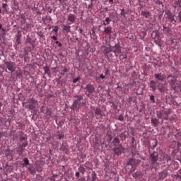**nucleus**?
<instances>
[{"label":"nucleus","mask_w":181,"mask_h":181,"mask_svg":"<svg viewBox=\"0 0 181 181\" xmlns=\"http://www.w3.org/2000/svg\"><path fill=\"white\" fill-rule=\"evenodd\" d=\"M87 105V100L83 95H75L74 96V103L70 107L72 111H78L81 107Z\"/></svg>","instance_id":"nucleus-1"},{"label":"nucleus","mask_w":181,"mask_h":181,"mask_svg":"<svg viewBox=\"0 0 181 181\" xmlns=\"http://www.w3.org/2000/svg\"><path fill=\"white\" fill-rule=\"evenodd\" d=\"M166 78L171 90L177 93V88L180 87V81L177 80V76L175 74H168Z\"/></svg>","instance_id":"nucleus-2"},{"label":"nucleus","mask_w":181,"mask_h":181,"mask_svg":"<svg viewBox=\"0 0 181 181\" xmlns=\"http://www.w3.org/2000/svg\"><path fill=\"white\" fill-rule=\"evenodd\" d=\"M139 165H141V160L136 159L135 158H129L127 160L125 169L126 170H128V169H129L128 166H131V168L129 170V173H134Z\"/></svg>","instance_id":"nucleus-3"},{"label":"nucleus","mask_w":181,"mask_h":181,"mask_svg":"<svg viewBox=\"0 0 181 181\" xmlns=\"http://www.w3.org/2000/svg\"><path fill=\"white\" fill-rule=\"evenodd\" d=\"M149 154L151 160L150 168L151 169H153V168L158 166V160H159V153L156 151L151 153V151H149Z\"/></svg>","instance_id":"nucleus-4"},{"label":"nucleus","mask_w":181,"mask_h":181,"mask_svg":"<svg viewBox=\"0 0 181 181\" xmlns=\"http://www.w3.org/2000/svg\"><path fill=\"white\" fill-rule=\"evenodd\" d=\"M151 37L153 39V40H154V43H156V45H160V42L162 41V37L160 35V32H159V30H153L151 34Z\"/></svg>","instance_id":"nucleus-5"},{"label":"nucleus","mask_w":181,"mask_h":181,"mask_svg":"<svg viewBox=\"0 0 181 181\" xmlns=\"http://www.w3.org/2000/svg\"><path fill=\"white\" fill-rule=\"evenodd\" d=\"M112 52L115 53V56L117 57L118 54L122 53V47L119 41H115V45H112Z\"/></svg>","instance_id":"nucleus-6"},{"label":"nucleus","mask_w":181,"mask_h":181,"mask_svg":"<svg viewBox=\"0 0 181 181\" xmlns=\"http://www.w3.org/2000/svg\"><path fill=\"white\" fill-rule=\"evenodd\" d=\"M35 42H36V40H33L30 37V35H27L25 39L24 45H25V46H31V47H28V49L30 52H32L33 50H35Z\"/></svg>","instance_id":"nucleus-7"},{"label":"nucleus","mask_w":181,"mask_h":181,"mask_svg":"<svg viewBox=\"0 0 181 181\" xmlns=\"http://www.w3.org/2000/svg\"><path fill=\"white\" fill-rule=\"evenodd\" d=\"M28 146V141L19 144L18 147L14 148V153L18 155V156H23V152H25V148Z\"/></svg>","instance_id":"nucleus-8"},{"label":"nucleus","mask_w":181,"mask_h":181,"mask_svg":"<svg viewBox=\"0 0 181 181\" xmlns=\"http://www.w3.org/2000/svg\"><path fill=\"white\" fill-rule=\"evenodd\" d=\"M15 45L14 47L16 50H19L21 49V45H22V34L21 30H18L15 37Z\"/></svg>","instance_id":"nucleus-9"},{"label":"nucleus","mask_w":181,"mask_h":181,"mask_svg":"<svg viewBox=\"0 0 181 181\" xmlns=\"http://www.w3.org/2000/svg\"><path fill=\"white\" fill-rule=\"evenodd\" d=\"M168 176H169V169H165L162 171L158 172V181L166 180V179H168Z\"/></svg>","instance_id":"nucleus-10"},{"label":"nucleus","mask_w":181,"mask_h":181,"mask_svg":"<svg viewBox=\"0 0 181 181\" xmlns=\"http://www.w3.org/2000/svg\"><path fill=\"white\" fill-rule=\"evenodd\" d=\"M37 104V100L35 98L29 99L28 104L25 105V108H29L31 111H35L36 110V105Z\"/></svg>","instance_id":"nucleus-11"},{"label":"nucleus","mask_w":181,"mask_h":181,"mask_svg":"<svg viewBox=\"0 0 181 181\" xmlns=\"http://www.w3.org/2000/svg\"><path fill=\"white\" fill-rule=\"evenodd\" d=\"M167 86H168V83H162V82L158 81L157 84V90H158V91L161 93L163 95H165V93L168 91Z\"/></svg>","instance_id":"nucleus-12"},{"label":"nucleus","mask_w":181,"mask_h":181,"mask_svg":"<svg viewBox=\"0 0 181 181\" xmlns=\"http://www.w3.org/2000/svg\"><path fill=\"white\" fill-rule=\"evenodd\" d=\"M4 64L8 71H11V74H13L15 71L16 69V67L15 66V62L6 61L4 62Z\"/></svg>","instance_id":"nucleus-13"},{"label":"nucleus","mask_w":181,"mask_h":181,"mask_svg":"<svg viewBox=\"0 0 181 181\" xmlns=\"http://www.w3.org/2000/svg\"><path fill=\"white\" fill-rule=\"evenodd\" d=\"M125 148L122 147V144H119L117 146H115V148H112V151L115 154L117 155V156H121L122 155V151H124Z\"/></svg>","instance_id":"nucleus-14"},{"label":"nucleus","mask_w":181,"mask_h":181,"mask_svg":"<svg viewBox=\"0 0 181 181\" xmlns=\"http://www.w3.org/2000/svg\"><path fill=\"white\" fill-rule=\"evenodd\" d=\"M95 112V117L97 118V119H103V117H104V112L100 107H96L93 109Z\"/></svg>","instance_id":"nucleus-15"},{"label":"nucleus","mask_w":181,"mask_h":181,"mask_svg":"<svg viewBox=\"0 0 181 181\" xmlns=\"http://www.w3.org/2000/svg\"><path fill=\"white\" fill-rule=\"evenodd\" d=\"M109 17L110 18L113 23H117V22H119V17H118V13L117 12L110 13Z\"/></svg>","instance_id":"nucleus-16"},{"label":"nucleus","mask_w":181,"mask_h":181,"mask_svg":"<svg viewBox=\"0 0 181 181\" xmlns=\"http://www.w3.org/2000/svg\"><path fill=\"white\" fill-rule=\"evenodd\" d=\"M160 160L161 162H167V163H169V162H172V158L169 156V155L166 154V153H162L160 156Z\"/></svg>","instance_id":"nucleus-17"},{"label":"nucleus","mask_w":181,"mask_h":181,"mask_svg":"<svg viewBox=\"0 0 181 181\" xmlns=\"http://www.w3.org/2000/svg\"><path fill=\"white\" fill-rule=\"evenodd\" d=\"M77 21V16L73 13H69L68 16L67 21L69 22V25H73V23H76Z\"/></svg>","instance_id":"nucleus-18"},{"label":"nucleus","mask_w":181,"mask_h":181,"mask_svg":"<svg viewBox=\"0 0 181 181\" xmlns=\"http://www.w3.org/2000/svg\"><path fill=\"white\" fill-rule=\"evenodd\" d=\"M156 116L158 119H162V121H163V119H165V121H168L169 119L168 116H165L163 110L158 111L156 113Z\"/></svg>","instance_id":"nucleus-19"},{"label":"nucleus","mask_w":181,"mask_h":181,"mask_svg":"<svg viewBox=\"0 0 181 181\" xmlns=\"http://www.w3.org/2000/svg\"><path fill=\"white\" fill-rule=\"evenodd\" d=\"M165 15H167V18L171 23H173L174 25L176 23V20H175V15H173V13L170 11H166Z\"/></svg>","instance_id":"nucleus-20"},{"label":"nucleus","mask_w":181,"mask_h":181,"mask_svg":"<svg viewBox=\"0 0 181 181\" xmlns=\"http://www.w3.org/2000/svg\"><path fill=\"white\" fill-rule=\"evenodd\" d=\"M163 32L164 35H166V36H172V35L173 34V31L172 30L170 27H166V25H163Z\"/></svg>","instance_id":"nucleus-21"},{"label":"nucleus","mask_w":181,"mask_h":181,"mask_svg":"<svg viewBox=\"0 0 181 181\" xmlns=\"http://www.w3.org/2000/svg\"><path fill=\"white\" fill-rule=\"evenodd\" d=\"M154 77H155L156 81H165V80L166 78V76H165V74H163L162 73L155 74Z\"/></svg>","instance_id":"nucleus-22"},{"label":"nucleus","mask_w":181,"mask_h":181,"mask_svg":"<svg viewBox=\"0 0 181 181\" xmlns=\"http://www.w3.org/2000/svg\"><path fill=\"white\" fill-rule=\"evenodd\" d=\"M84 90H86V93H95V88H94V86L88 83L86 85V86L85 87Z\"/></svg>","instance_id":"nucleus-23"},{"label":"nucleus","mask_w":181,"mask_h":181,"mask_svg":"<svg viewBox=\"0 0 181 181\" xmlns=\"http://www.w3.org/2000/svg\"><path fill=\"white\" fill-rule=\"evenodd\" d=\"M112 52V45H109V47H105V49L103 51V53L106 57H108L109 53Z\"/></svg>","instance_id":"nucleus-24"},{"label":"nucleus","mask_w":181,"mask_h":181,"mask_svg":"<svg viewBox=\"0 0 181 181\" xmlns=\"http://www.w3.org/2000/svg\"><path fill=\"white\" fill-rule=\"evenodd\" d=\"M103 33H106V35H109L111 36V35H114V32L112 31V27L111 26H107L104 28Z\"/></svg>","instance_id":"nucleus-25"},{"label":"nucleus","mask_w":181,"mask_h":181,"mask_svg":"<svg viewBox=\"0 0 181 181\" xmlns=\"http://www.w3.org/2000/svg\"><path fill=\"white\" fill-rule=\"evenodd\" d=\"M158 81H150V88H151V91L155 93L156 91V84L158 85Z\"/></svg>","instance_id":"nucleus-26"},{"label":"nucleus","mask_w":181,"mask_h":181,"mask_svg":"<svg viewBox=\"0 0 181 181\" xmlns=\"http://www.w3.org/2000/svg\"><path fill=\"white\" fill-rule=\"evenodd\" d=\"M13 1V9L16 11V12H21V8L19 7V2L17 0H12Z\"/></svg>","instance_id":"nucleus-27"},{"label":"nucleus","mask_w":181,"mask_h":181,"mask_svg":"<svg viewBox=\"0 0 181 181\" xmlns=\"http://www.w3.org/2000/svg\"><path fill=\"white\" fill-rule=\"evenodd\" d=\"M145 175V173H142V171H136L132 174V176L134 179H138L139 177H142Z\"/></svg>","instance_id":"nucleus-28"},{"label":"nucleus","mask_w":181,"mask_h":181,"mask_svg":"<svg viewBox=\"0 0 181 181\" xmlns=\"http://www.w3.org/2000/svg\"><path fill=\"white\" fill-rule=\"evenodd\" d=\"M173 6L175 9H181V0H175L173 4Z\"/></svg>","instance_id":"nucleus-29"},{"label":"nucleus","mask_w":181,"mask_h":181,"mask_svg":"<svg viewBox=\"0 0 181 181\" xmlns=\"http://www.w3.org/2000/svg\"><path fill=\"white\" fill-rule=\"evenodd\" d=\"M28 172L30 173V175H33L35 176L36 175V168H35V166L30 165L28 168H27Z\"/></svg>","instance_id":"nucleus-30"},{"label":"nucleus","mask_w":181,"mask_h":181,"mask_svg":"<svg viewBox=\"0 0 181 181\" xmlns=\"http://www.w3.org/2000/svg\"><path fill=\"white\" fill-rule=\"evenodd\" d=\"M23 161L24 162L23 163V168H29L31 165H30V163H29V159L26 157L23 158Z\"/></svg>","instance_id":"nucleus-31"},{"label":"nucleus","mask_w":181,"mask_h":181,"mask_svg":"<svg viewBox=\"0 0 181 181\" xmlns=\"http://www.w3.org/2000/svg\"><path fill=\"white\" fill-rule=\"evenodd\" d=\"M16 74V78H19L20 80L23 78V71H22V69L17 70Z\"/></svg>","instance_id":"nucleus-32"},{"label":"nucleus","mask_w":181,"mask_h":181,"mask_svg":"<svg viewBox=\"0 0 181 181\" xmlns=\"http://www.w3.org/2000/svg\"><path fill=\"white\" fill-rule=\"evenodd\" d=\"M62 29L64 32L69 33L71 30V26L67 25H62Z\"/></svg>","instance_id":"nucleus-33"},{"label":"nucleus","mask_w":181,"mask_h":181,"mask_svg":"<svg viewBox=\"0 0 181 181\" xmlns=\"http://www.w3.org/2000/svg\"><path fill=\"white\" fill-rule=\"evenodd\" d=\"M112 144H114V146H119V144H121V141H119V138H118V136L115 137L113 139Z\"/></svg>","instance_id":"nucleus-34"},{"label":"nucleus","mask_w":181,"mask_h":181,"mask_svg":"<svg viewBox=\"0 0 181 181\" xmlns=\"http://www.w3.org/2000/svg\"><path fill=\"white\" fill-rule=\"evenodd\" d=\"M5 153H6V156L7 158H9L10 156H12V153H13V151L8 148L5 150Z\"/></svg>","instance_id":"nucleus-35"},{"label":"nucleus","mask_w":181,"mask_h":181,"mask_svg":"<svg viewBox=\"0 0 181 181\" xmlns=\"http://www.w3.org/2000/svg\"><path fill=\"white\" fill-rule=\"evenodd\" d=\"M151 124H153V127H158V125H159V119H158L157 118H151Z\"/></svg>","instance_id":"nucleus-36"},{"label":"nucleus","mask_w":181,"mask_h":181,"mask_svg":"<svg viewBox=\"0 0 181 181\" xmlns=\"http://www.w3.org/2000/svg\"><path fill=\"white\" fill-rule=\"evenodd\" d=\"M43 69L45 74H47V76H52V73L50 72V68L47 65L44 66Z\"/></svg>","instance_id":"nucleus-37"},{"label":"nucleus","mask_w":181,"mask_h":181,"mask_svg":"<svg viewBox=\"0 0 181 181\" xmlns=\"http://www.w3.org/2000/svg\"><path fill=\"white\" fill-rule=\"evenodd\" d=\"M44 11H45L46 12H49V13H52V12H53V8H52V6H50V5L47 4L44 8Z\"/></svg>","instance_id":"nucleus-38"},{"label":"nucleus","mask_w":181,"mask_h":181,"mask_svg":"<svg viewBox=\"0 0 181 181\" xmlns=\"http://www.w3.org/2000/svg\"><path fill=\"white\" fill-rule=\"evenodd\" d=\"M69 71H70V70L67 67L64 66L59 74H61V76H66V73H69Z\"/></svg>","instance_id":"nucleus-39"},{"label":"nucleus","mask_w":181,"mask_h":181,"mask_svg":"<svg viewBox=\"0 0 181 181\" xmlns=\"http://www.w3.org/2000/svg\"><path fill=\"white\" fill-rule=\"evenodd\" d=\"M90 181H95L97 180V173H95V171H92V173L90 174Z\"/></svg>","instance_id":"nucleus-40"},{"label":"nucleus","mask_w":181,"mask_h":181,"mask_svg":"<svg viewBox=\"0 0 181 181\" xmlns=\"http://www.w3.org/2000/svg\"><path fill=\"white\" fill-rule=\"evenodd\" d=\"M141 16H144V18H149V16H151V12L148 11H141Z\"/></svg>","instance_id":"nucleus-41"},{"label":"nucleus","mask_w":181,"mask_h":181,"mask_svg":"<svg viewBox=\"0 0 181 181\" xmlns=\"http://www.w3.org/2000/svg\"><path fill=\"white\" fill-rule=\"evenodd\" d=\"M62 76H59V78H56V83L58 86H61V87H63V81H62Z\"/></svg>","instance_id":"nucleus-42"},{"label":"nucleus","mask_w":181,"mask_h":181,"mask_svg":"<svg viewBox=\"0 0 181 181\" xmlns=\"http://www.w3.org/2000/svg\"><path fill=\"white\" fill-rule=\"evenodd\" d=\"M20 141L21 142H23V141H26L27 138H26V135H25V133H23V132H21L20 134Z\"/></svg>","instance_id":"nucleus-43"},{"label":"nucleus","mask_w":181,"mask_h":181,"mask_svg":"<svg viewBox=\"0 0 181 181\" xmlns=\"http://www.w3.org/2000/svg\"><path fill=\"white\" fill-rule=\"evenodd\" d=\"M60 149L64 152V153H67L69 152V146L62 144Z\"/></svg>","instance_id":"nucleus-44"},{"label":"nucleus","mask_w":181,"mask_h":181,"mask_svg":"<svg viewBox=\"0 0 181 181\" xmlns=\"http://www.w3.org/2000/svg\"><path fill=\"white\" fill-rule=\"evenodd\" d=\"M79 173L84 175L86 173V168L83 165H80L78 168Z\"/></svg>","instance_id":"nucleus-45"},{"label":"nucleus","mask_w":181,"mask_h":181,"mask_svg":"<svg viewBox=\"0 0 181 181\" xmlns=\"http://www.w3.org/2000/svg\"><path fill=\"white\" fill-rule=\"evenodd\" d=\"M112 22L110 17H107L103 22L104 26H107V25H110V23Z\"/></svg>","instance_id":"nucleus-46"},{"label":"nucleus","mask_w":181,"mask_h":181,"mask_svg":"<svg viewBox=\"0 0 181 181\" xmlns=\"http://www.w3.org/2000/svg\"><path fill=\"white\" fill-rule=\"evenodd\" d=\"M117 136H119L122 141H125V139H127V134H125V133H121Z\"/></svg>","instance_id":"nucleus-47"},{"label":"nucleus","mask_w":181,"mask_h":181,"mask_svg":"<svg viewBox=\"0 0 181 181\" xmlns=\"http://www.w3.org/2000/svg\"><path fill=\"white\" fill-rule=\"evenodd\" d=\"M149 97H150L151 104H155V103H156V100H155V95H150Z\"/></svg>","instance_id":"nucleus-48"},{"label":"nucleus","mask_w":181,"mask_h":181,"mask_svg":"<svg viewBox=\"0 0 181 181\" xmlns=\"http://www.w3.org/2000/svg\"><path fill=\"white\" fill-rule=\"evenodd\" d=\"M128 13L125 11V9H122L121 10V13H120V15L121 16H123V18H127V16L125 15H127Z\"/></svg>","instance_id":"nucleus-49"},{"label":"nucleus","mask_w":181,"mask_h":181,"mask_svg":"<svg viewBox=\"0 0 181 181\" xmlns=\"http://www.w3.org/2000/svg\"><path fill=\"white\" fill-rule=\"evenodd\" d=\"M64 139V132H59L58 134V139Z\"/></svg>","instance_id":"nucleus-50"},{"label":"nucleus","mask_w":181,"mask_h":181,"mask_svg":"<svg viewBox=\"0 0 181 181\" xmlns=\"http://www.w3.org/2000/svg\"><path fill=\"white\" fill-rule=\"evenodd\" d=\"M156 146H158V141L154 140L153 141V146H151L152 151L155 150V148H156Z\"/></svg>","instance_id":"nucleus-51"},{"label":"nucleus","mask_w":181,"mask_h":181,"mask_svg":"<svg viewBox=\"0 0 181 181\" xmlns=\"http://www.w3.org/2000/svg\"><path fill=\"white\" fill-rule=\"evenodd\" d=\"M56 177H57V175L53 174L50 178H48L47 181H56Z\"/></svg>","instance_id":"nucleus-52"},{"label":"nucleus","mask_w":181,"mask_h":181,"mask_svg":"<svg viewBox=\"0 0 181 181\" xmlns=\"http://www.w3.org/2000/svg\"><path fill=\"white\" fill-rule=\"evenodd\" d=\"M47 109L48 107H46L45 106H42L41 107V112H42V114H46V112H47Z\"/></svg>","instance_id":"nucleus-53"},{"label":"nucleus","mask_w":181,"mask_h":181,"mask_svg":"<svg viewBox=\"0 0 181 181\" xmlns=\"http://www.w3.org/2000/svg\"><path fill=\"white\" fill-rule=\"evenodd\" d=\"M33 10L36 12L37 15H40V10L36 6V4H34Z\"/></svg>","instance_id":"nucleus-54"},{"label":"nucleus","mask_w":181,"mask_h":181,"mask_svg":"<svg viewBox=\"0 0 181 181\" xmlns=\"http://www.w3.org/2000/svg\"><path fill=\"white\" fill-rule=\"evenodd\" d=\"M110 104H112L111 107L113 108V110H118V105H117L114 102H109Z\"/></svg>","instance_id":"nucleus-55"},{"label":"nucleus","mask_w":181,"mask_h":181,"mask_svg":"<svg viewBox=\"0 0 181 181\" xmlns=\"http://www.w3.org/2000/svg\"><path fill=\"white\" fill-rule=\"evenodd\" d=\"M75 37H76L75 40L73 41L74 43H77V42L78 43H81V38H79L78 36L77 35H75Z\"/></svg>","instance_id":"nucleus-56"},{"label":"nucleus","mask_w":181,"mask_h":181,"mask_svg":"<svg viewBox=\"0 0 181 181\" xmlns=\"http://www.w3.org/2000/svg\"><path fill=\"white\" fill-rule=\"evenodd\" d=\"M69 119L71 122H73V124H76V117L71 115Z\"/></svg>","instance_id":"nucleus-57"},{"label":"nucleus","mask_w":181,"mask_h":181,"mask_svg":"<svg viewBox=\"0 0 181 181\" xmlns=\"http://www.w3.org/2000/svg\"><path fill=\"white\" fill-rule=\"evenodd\" d=\"M119 57H122V60H124V59H128V55H127V52H123Z\"/></svg>","instance_id":"nucleus-58"},{"label":"nucleus","mask_w":181,"mask_h":181,"mask_svg":"<svg viewBox=\"0 0 181 181\" xmlns=\"http://www.w3.org/2000/svg\"><path fill=\"white\" fill-rule=\"evenodd\" d=\"M140 36L142 40L145 39V36H146V31H141Z\"/></svg>","instance_id":"nucleus-59"},{"label":"nucleus","mask_w":181,"mask_h":181,"mask_svg":"<svg viewBox=\"0 0 181 181\" xmlns=\"http://www.w3.org/2000/svg\"><path fill=\"white\" fill-rule=\"evenodd\" d=\"M26 67H28L29 68V71H32V70H33V65L32 64H27V66H25V69Z\"/></svg>","instance_id":"nucleus-60"},{"label":"nucleus","mask_w":181,"mask_h":181,"mask_svg":"<svg viewBox=\"0 0 181 181\" xmlns=\"http://www.w3.org/2000/svg\"><path fill=\"white\" fill-rule=\"evenodd\" d=\"M28 56H29V52H28L27 50H25L24 53L22 54V58L28 57Z\"/></svg>","instance_id":"nucleus-61"},{"label":"nucleus","mask_w":181,"mask_h":181,"mask_svg":"<svg viewBox=\"0 0 181 181\" xmlns=\"http://www.w3.org/2000/svg\"><path fill=\"white\" fill-rule=\"evenodd\" d=\"M37 35L38 36H40V37H45V35L43 34V32L42 31H38V32H36Z\"/></svg>","instance_id":"nucleus-62"},{"label":"nucleus","mask_w":181,"mask_h":181,"mask_svg":"<svg viewBox=\"0 0 181 181\" xmlns=\"http://www.w3.org/2000/svg\"><path fill=\"white\" fill-rule=\"evenodd\" d=\"M77 81H80V76H78L76 78H74L73 81H72V83L74 84H76V83H77Z\"/></svg>","instance_id":"nucleus-63"},{"label":"nucleus","mask_w":181,"mask_h":181,"mask_svg":"<svg viewBox=\"0 0 181 181\" xmlns=\"http://www.w3.org/2000/svg\"><path fill=\"white\" fill-rule=\"evenodd\" d=\"M116 119H118L119 121H124V115H119L118 118L116 117Z\"/></svg>","instance_id":"nucleus-64"}]
</instances>
